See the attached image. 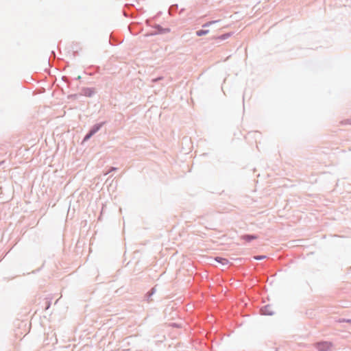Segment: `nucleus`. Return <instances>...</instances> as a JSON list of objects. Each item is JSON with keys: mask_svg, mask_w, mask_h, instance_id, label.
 <instances>
[{"mask_svg": "<svg viewBox=\"0 0 351 351\" xmlns=\"http://www.w3.org/2000/svg\"><path fill=\"white\" fill-rule=\"evenodd\" d=\"M315 347L319 351H330L332 343L329 341H321L316 343Z\"/></svg>", "mask_w": 351, "mask_h": 351, "instance_id": "f257e3e1", "label": "nucleus"}, {"mask_svg": "<svg viewBox=\"0 0 351 351\" xmlns=\"http://www.w3.org/2000/svg\"><path fill=\"white\" fill-rule=\"evenodd\" d=\"M269 306H265L263 308L261 309V311L263 314L265 315H271L272 312L269 311Z\"/></svg>", "mask_w": 351, "mask_h": 351, "instance_id": "f03ea898", "label": "nucleus"}, {"mask_svg": "<svg viewBox=\"0 0 351 351\" xmlns=\"http://www.w3.org/2000/svg\"><path fill=\"white\" fill-rule=\"evenodd\" d=\"M209 32L208 30H203V29H200V30H198L196 32V34L198 36H203V35H205V34H207Z\"/></svg>", "mask_w": 351, "mask_h": 351, "instance_id": "7ed1b4c3", "label": "nucleus"}, {"mask_svg": "<svg viewBox=\"0 0 351 351\" xmlns=\"http://www.w3.org/2000/svg\"><path fill=\"white\" fill-rule=\"evenodd\" d=\"M216 261L219 263H221L223 265L225 264H227L228 263V261L226 258H216Z\"/></svg>", "mask_w": 351, "mask_h": 351, "instance_id": "20e7f679", "label": "nucleus"}, {"mask_svg": "<svg viewBox=\"0 0 351 351\" xmlns=\"http://www.w3.org/2000/svg\"><path fill=\"white\" fill-rule=\"evenodd\" d=\"M338 322H339V323L346 322V323L351 324V319H345V318H341V319H339L338 320Z\"/></svg>", "mask_w": 351, "mask_h": 351, "instance_id": "39448f33", "label": "nucleus"}, {"mask_svg": "<svg viewBox=\"0 0 351 351\" xmlns=\"http://www.w3.org/2000/svg\"><path fill=\"white\" fill-rule=\"evenodd\" d=\"M342 125H351V119H346L341 122Z\"/></svg>", "mask_w": 351, "mask_h": 351, "instance_id": "423d86ee", "label": "nucleus"}, {"mask_svg": "<svg viewBox=\"0 0 351 351\" xmlns=\"http://www.w3.org/2000/svg\"><path fill=\"white\" fill-rule=\"evenodd\" d=\"M95 131H91L88 134H87L85 137V140L89 138L93 134Z\"/></svg>", "mask_w": 351, "mask_h": 351, "instance_id": "0eeeda50", "label": "nucleus"}, {"mask_svg": "<svg viewBox=\"0 0 351 351\" xmlns=\"http://www.w3.org/2000/svg\"><path fill=\"white\" fill-rule=\"evenodd\" d=\"M215 22H216V21H210V22H208V23H206V24L204 25H203V27H207V26H209V25H212V24L215 23Z\"/></svg>", "mask_w": 351, "mask_h": 351, "instance_id": "6e6552de", "label": "nucleus"}, {"mask_svg": "<svg viewBox=\"0 0 351 351\" xmlns=\"http://www.w3.org/2000/svg\"><path fill=\"white\" fill-rule=\"evenodd\" d=\"M254 258H255L256 259H257V260H260V259H263V258H265V256H256V257H254Z\"/></svg>", "mask_w": 351, "mask_h": 351, "instance_id": "1a4fd4ad", "label": "nucleus"}, {"mask_svg": "<svg viewBox=\"0 0 351 351\" xmlns=\"http://www.w3.org/2000/svg\"><path fill=\"white\" fill-rule=\"evenodd\" d=\"M245 237L247 238L249 240L255 238L254 237H250V236H246Z\"/></svg>", "mask_w": 351, "mask_h": 351, "instance_id": "9d476101", "label": "nucleus"}]
</instances>
